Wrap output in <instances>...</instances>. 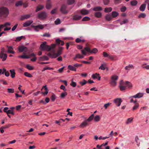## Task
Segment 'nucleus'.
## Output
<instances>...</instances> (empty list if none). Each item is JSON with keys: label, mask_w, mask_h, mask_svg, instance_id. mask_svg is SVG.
<instances>
[{"label": "nucleus", "mask_w": 149, "mask_h": 149, "mask_svg": "<svg viewBox=\"0 0 149 149\" xmlns=\"http://www.w3.org/2000/svg\"><path fill=\"white\" fill-rule=\"evenodd\" d=\"M63 49L62 47H59V49L58 50L57 53H55L54 50H53V52H49L48 54V55L50 57L53 58H55L59 56L61 54V51Z\"/></svg>", "instance_id": "1"}, {"label": "nucleus", "mask_w": 149, "mask_h": 149, "mask_svg": "<svg viewBox=\"0 0 149 149\" xmlns=\"http://www.w3.org/2000/svg\"><path fill=\"white\" fill-rule=\"evenodd\" d=\"M9 12L8 9L5 7L0 8V16L6 17L9 14Z\"/></svg>", "instance_id": "2"}, {"label": "nucleus", "mask_w": 149, "mask_h": 149, "mask_svg": "<svg viewBox=\"0 0 149 149\" xmlns=\"http://www.w3.org/2000/svg\"><path fill=\"white\" fill-rule=\"evenodd\" d=\"M118 79V77L116 75H113L111 76V80L110 84L113 86H115L116 85V81Z\"/></svg>", "instance_id": "3"}, {"label": "nucleus", "mask_w": 149, "mask_h": 149, "mask_svg": "<svg viewBox=\"0 0 149 149\" xmlns=\"http://www.w3.org/2000/svg\"><path fill=\"white\" fill-rule=\"evenodd\" d=\"M47 42H44L40 46V49L42 51L46 50L49 51L51 50V47L49 46L46 45Z\"/></svg>", "instance_id": "4"}, {"label": "nucleus", "mask_w": 149, "mask_h": 149, "mask_svg": "<svg viewBox=\"0 0 149 149\" xmlns=\"http://www.w3.org/2000/svg\"><path fill=\"white\" fill-rule=\"evenodd\" d=\"M47 13L45 11H42L38 14V18L41 20L45 19L47 18Z\"/></svg>", "instance_id": "5"}, {"label": "nucleus", "mask_w": 149, "mask_h": 149, "mask_svg": "<svg viewBox=\"0 0 149 149\" xmlns=\"http://www.w3.org/2000/svg\"><path fill=\"white\" fill-rule=\"evenodd\" d=\"M31 27L34 28L35 30L37 31H39V29H42L44 28V26L43 25H39L37 26L32 25Z\"/></svg>", "instance_id": "6"}, {"label": "nucleus", "mask_w": 149, "mask_h": 149, "mask_svg": "<svg viewBox=\"0 0 149 149\" xmlns=\"http://www.w3.org/2000/svg\"><path fill=\"white\" fill-rule=\"evenodd\" d=\"M123 84V81L121 80L120 83L119 87L121 91H123L125 90L126 88V87L125 86H124Z\"/></svg>", "instance_id": "7"}, {"label": "nucleus", "mask_w": 149, "mask_h": 149, "mask_svg": "<svg viewBox=\"0 0 149 149\" xmlns=\"http://www.w3.org/2000/svg\"><path fill=\"white\" fill-rule=\"evenodd\" d=\"M18 50L20 52H22L24 51L26 52L27 50V48L24 46H19L18 47Z\"/></svg>", "instance_id": "8"}, {"label": "nucleus", "mask_w": 149, "mask_h": 149, "mask_svg": "<svg viewBox=\"0 0 149 149\" xmlns=\"http://www.w3.org/2000/svg\"><path fill=\"white\" fill-rule=\"evenodd\" d=\"M143 95V94L142 93H139L136 95L130 96V98H140L142 97Z\"/></svg>", "instance_id": "9"}, {"label": "nucleus", "mask_w": 149, "mask_h": 149, "mask_svg": "<svg viewBox=\"0 0 149 149\" xmlns=\"http://www.w3.org/2000/svg\"><path fill=\"white\" fill-rule=\"evenodd\" d=\"M66 7L65 5H63L60 9L61 12L63 14H66L68 12V11L66 10Z\"/></svg>", "instance_id": "10"}, {"label": "nucleus", "mask_w": 149, "mask_h": 149, "mask_svg": "<svg viewBox=\"0 0 149 149\" xmlns=\"http://www.w3.org/2000/svg\"><path fill=\"white\" fill-rule=\"evenodd\" d=\"M114 102L116 105L119 106L122 102V100L121 99L118 98L114 100Z\"/></svg>", "instance_id": "11"}, {"label": "nucleus", "mask_w": 149, "mask_h": 149, "mask_svg": "<svg viewBox=\"0 0 149 149\" xmlns=\"http://www.w3.org/2000/svg\"><path fill=\"white\" fill-rule=\"evenodd\" d=\"M84 57V56L83 55L80 54H78L76 55L73 58V59L74 60L76 61V59L77 58L82 59Z\"/></svg>", "instance_id": "12"}, {"label": "nucleus", "mask_w": 149, "mask_h": 149, "mask_svg": "<svg viewBox=\"0 0 149 149\" xmlns=\"http://www.w3.org/2000/svg\"><path fill=\"white\" fill-rule=\"evenodd\" d=\"M33 22L32 20H28L23 24V26L24 27H27L30 26Z\"/></svg>", "instance_id": "13"}, {"label": "nucleus", "mask_w": 149, "mask_h": 149, "mask_svg": "<svg viewBox=\"0 0 149 149\" xmlns=\"http://www.w3.org/2000/svg\"><path fill=\"white\" fill-rule=\"evenodd\" d=\"M30 17V15L29 14L21 16L20 20H23L24 19H27L29 18Z\"/></svg>", "instance_id": "14"}, {"label": "nucleus", "mask_w": 149, "mask_h": 149, "mask_svg": "<svg viewBox=\"0 0 149 149\" xmlns=\"http://www.w3.org/2000/svg\"><path fill=\"white\" fill-rule=\"evenodd\" d=\"M7 57V55L6 54H0V58L2 59V61L6 60Z\"/></svg>", "instance_id": "15"}, {"label": "nucleus", "mask_w": 149, "mask_h": 149, "mask_svg": "<svg viewBox=\"0 0 149 149\" xmlns=\"http://www.w3.org/2000/svg\"><path fill=\"white\" fill-rule=\"evenodd\" d=\"M88 121L86 120L83 122L80 125L79 127L81 128H83L88 125Z\"/></svg>", "instance_id": "16"}, {"label": "nucleus", "mask_w": 149, "mask_h": 149, "mask_svg": "<svg viewBox=\"0 0 149 149\" xmlns=\"http://www.w3.org/2000/svg\"><path fill=\"white\" fill-rule=\"evenodd\" d=\"M89 11L84 9H82L80 11V13L82 15H86L88 14Z\"/></svg>", "instance_id": "17"}, {"label": "nucleus", "mask_w": 149, "mask_h": 149, "mask_svg": "<svg viewBox=\"0 0 149 149\" xmlns=\"http://www.w3.org/2000/svg\"><path fill=\"white\" fill-rule=\"evenodd\" d=\"M81 18V16L75 15L73 16V19L74 20H78L80 19Z\"/></svg>", "instance_id": "18"}, {"label": "nucleus", "mask_w": 149, "mask_h": 149, "mask_svg": "<svg viewBox=\"0 0 149 149\" xmlns=\"http://www.w3.org/2000/svg\"><path fill=\"white\" fill-rule=\"evenodd\" d=\"M44 88V89L46 91L44 93L43 92H41V93L42 94H44V95H47L48 93V88L47 87V86L45 85L44 86H43L41 89V90H42V89Z\"/></svg>", "instance_id": "19"}, {"label": "nucleus", "mask_w": 149, "mask_h": 149, "mask_svg": "<svg viewBox=\"0 0 149 149\" xmlns=\"http://www.w3.org/2000/svg\"><path fill=\"white\" fill-rule=\"evenodd\" d=\"M56 43L58 45H63L64 42L63 41L60 40L59 39H57L56 40Z\"/></svg>", "instance_id": "20"}, {"label": "nucleus", "mask_w": 149, "mask_h": 149, "mask_svg": "<svg viewBox=\"0 0 149 149\" xmlns=\"http://www.w3.org/2000/svg\"><path fill=\"white\" fill-rule=\"evenodd\" d=\"M146 8V4L145 3H143L140 6L139 10L141 11H144Z\"/></svg>", "instance_id": "21"}, {"label": "nucleus", "mask_w": 149, "mask_h": 149, "mask_svg": "<svg viewBox=\"0 0 149 149\" xmlns=\"http://www.w3.org/2000/svg\"><path fill=\"white\" fill-rule=\"evenodd\" d=\"M8 47V52L9 53H12V54H14L15 53V52L13 51L12 50L13 49V48L12 46H10L8 47Z\"/></svg>", "instance_id": "22"}, {"label": "nucleus", "mask_w": 149, "mask_h": 149, "mask_svg": "<svg viewBox=\"0 0 149 149\" xmlns=\"http://www.w3.org/2000/svg\"><path fill=\"white\" fill-rule=\"evenodd\" d=\"M44 8V6L43 5H39L37 6L36 9V12H37L40 10Z\"/></svg>", "instance_id": "23"}, {"label": "nucleus", "mask_w": 149, "mask_h": 149, "mask_svg": "<svg viewBox=\"0 0 149 149\" xmlns=\"http://www.w3.org/2000/svg\"><path fill=\"white\" fill-rule=\"evenodd\" d=\"M22 39H25V37L23 36H22L20 37H18L16 38V39L15 40V41L16 42L20 41Z\"/></svg>", "instance_id": "24"}, {"label": "nucleus", "mask_w": 149, "mask_h": 149, "mask_svg": "<svg viewBox=\"0 0 149 149\" xmlns=\"http://www.w3.org/2000/svg\"><path fill=\"white\" fill-rule=\"evenodd\" d=\"M51 7V3L50 1L49 0H48L47 1L46 5V8L47 9H49Z\"/></svg>", "instance_id": "25"}, {"label": "nucleus", "mask_w": 149, "mask_h": 149, "mask_svg": "<svg viewBox=\"0 0 149 149\" xmlns=\"http://www.w3.org/2000/svg\"><path fill=\"white\" fill-rule=\"evenodd\" d=\"M15 70L14 69L10 70V72L11 74V77L12 78L15 77Z\"/></svg>", "instance_id": "26"}, {"label": "nucleus", "mask_w": 149, "mask_h": 149, "mask_svg": "<svg viewBox=\"0 0 149 149\" xmlns=\"http://www.w3.org/2000/svg\"><path fill=\"white\" fill-rule=\"evenodd\" d=\"M23 4V2L22 1H19L16 2L15 6L16 7L21 6Z\"/></svg>", "instance_id": "27"}, {"label": "nucleus", "mask_w": 149, "mask_h": 149, "mask_svg": "<svg viewBox=\"0 0 149 149\" xmlns=\"http://www.w3.org/2000/svg\"><path fill=\"white\" fill-rule=\"evenodd\" d=\"M68 68L72 71H76L77 69L76 68H75L74 66H72L71 65H69L68 67Z\"/></svg>", "instance_id": "28"}, {"label": "nucleus", "mask_w": 149, "mask_h": 149, "mask_svg": "<svg viewBox=\"0 0 149 149\" xmlns=\"http://www.w3.org/2000/svg\"><path fill=\"white\" fill-rule=\"evenodd\" d=\"M124 84L125 85L126 87H127L128 88H131L132 87L131 84L128 81H126Z\"/></svg>", "instance_id": "29"}, {"label": "nucleus", "mask_w": 149, "mask_h": 149, "mask_svg": "<svg viewBox=\"0 0 149 149\" xmlns=\"http://www.w3.org/2000/svg\"><path fill=\"white\" fill-rule=\"evenodd\" d=\"M108 58L111 60H118L117 57L116 56H111L109 55V56Z\"/></svg>", "instance_id": "30"}, {"label": "nucleus", "mask_w": 149, "mask_h": 149, "mask_svg": "<svg viewBox=\"0 0 149 149\" xmlns=\"http://www.w3.org/2000/svg\"><path fill=\"white\" fill-rule=\"evenodd\" d=\"M102 8L100 6H97L93 8V10L95 11H99L102 10Z\"/></svg>", "instance_id": "31"}, {"label": "nucleus", "mask_w": 149, "mask_h": 149, "mask_svg": "<svg viewBox=\"0 0 149 149\" xmlns=\"http://www.w3.org/2000/svg\"><path fill=\"white\" fill-rule=\"evenodd\" d=\"M23 55H22L19 56L18 57L22 58H30V57L29 56L25 55V53H23Z\"/></svg>", "instance_id": "32"}, {"label": "nucleus", "mask_w": 149, "mask_h": 149, "mask_svg": "<svg viewBox=\"0 0 149 149\" xmlns=\"http://www.w3.org/2000/svg\"><path fill=\"white\" fill-rule=\"evenodd\" d=\"M134 66L130 64L128 66H126L125 68V69L126 70H130L131 69L133 68Z\"/></svg>", "instance_id": "33"}, {"label": "nucleus", "mask_w": 149, "mask_h": 149, "mask_svg": "<svg viewBox=\"0 0 149 149\" xmlns=\"http://www.w3.org/2000/svg\"><path fill=\"white\" fill-rule=\"evenodd\" d=\"M105 18L106 20L109 21L112 19V17L110 15L108 14L106 15Z\"/></svg>", "instance_id": "34"}, {"label": "nucleus", "mask_w": 149, "mask_h": 149, "mask_svg": "<svg viewBox=\"0 0 149 149\" xmlns=\"http://www.w3.org/2000/svg\"><path fill=\"white\" fill-rule=\"evenodd\" d=\"M95 15L97 17L100 18L102 16V13L100 12H96L95 13Z\"/></svg>", "instance_id": "35"}, {"label": "nucleus", "mask_w": 149, "mask_h": 149, "mask_svg": "<svg viewBox=\"0 0 149 149\" xmlns=\"http://www.w3.org/2000/svg\"><path fill=\"white\" fill-rule=\"evenodd\" d=\"M112 8L111 7L106 8L104 9V11L106 13H109L111 11Z\"/></svg>", "instance_id": "36"}, {"label": "nucleus", "mask_w": 149, "mask_h": 149, "mask_svg": "<svg viewBox=\"0 0 149 149\" xmlns=\"http://www.w3.org/2000/svg\"><path fill=\"white\" fill-rule=\"evenodd\" d=\"M138 2L136 0L132 1H130V4L132 6H135L137 5Z\"/></svg>", "instance_id": "37"}, {"label": "nucleus", "mask_w": 149, "mask_h": 149, "mask_svg": "<svg viewBox=\"0 0 149 149\" xmlns=\"http://www.w3.org/2000/svg\"><path fill=\"white\" fill-rule=\"evenodd\" d=\"M100 75V74H99L96 73L95 74H93L92 76V78L93 79H97L98 77Z\"/></svg>", "instance_id": "38"}, {"label": "nucleus", "mask_w": 149, "mask_h": 149, "mask_svg": "<svg viewBox=\"0 0 149 149\" xmlns=\"http://www.w3.org/2000/svg\"><path fill=\"white\" fill-rule=\"evenodd\" d=\"M118 14L117 12L116 11H113L111 15L112 17H116L118 16Z\"/></svg>", "instance_id": "39"}, {"label": "nucleus", "mask_w": 149, "mask_h": 149, "mask_svg": "<svg viewBox=\"0 0 149 149\" xmlns=\"http://www.w3.org/2000/svg\"><path fill=\"white\" fill-rule=\"evenodd\" d=\"M139 104L138 103H136L132 108L133 110H135L137 109L139 107Z\"/></svg>", "instance_id": "40"}, {"label": "nucleus", "mask_w": 149, "mask_h": 149, "mask_svg": "<svg viewBox=\"0 0 149 149\" xmlns=\"http://www.w3.org/2000/svg\"><path fill=\"white\" fill-rule=\"evenodd\" d=\"M85 40H81L79 38H77L75 40V42L77 43H80L81 42H84Z\"/></svg>", "instance_id": "41"}, {"label": "nucleus", "mask_w": 149, "mask_h": 149, "mask_svg": "<svg viewBox=\"0 0 149 149\" xmlns=\"http://www.w3.org/2000/svg\"><path fill=\"white\" fill-rule=\"evenodd\" d=\"M94 117V114H92L86 120L87 121H90L92 120Z\"/></svg>", "instance_id": "42"}, {"label": "nucleus", "mask_w": 149, "mask_h": 149, "mask_svg": "<svg viewBox=\"0 0 149 149\" xmlns=\"http://www.w3.org/2000/svg\"><path fill=\"white\" fill-rule=\"evenodd\" d=\"M24 75L26 76L29 77L31 78V77H32V75L31 74L28 73V72H25L24 73Z\"/></svg>", "instance_id": "43"}, {"label": "nucleus", "mask_w": 149, "mask_h": 149, "mask_svg": "<svg viewBox=\"0 0 149 149\" xmlns=\"http://www.w3.org/2000/svg\"><path fill=\"white\" fill-rule=\"evenodd\" d=\"M100 117L98 115L96 116L94 118V120L96 122H98L100 120Z\"/></svg>", "instance_id": "44"}, {"label": "nucleus", "mask_w": 149, "mask_h": 149, "mask_svg": "<svg viewBox=\"0 0 149 149\" xmlns=\"http://www.w3.org/2000/svg\"><path fill=\"white\" fill-rule=\"evenodd\" d=\"M42 59V60L44 61L46 60L47 61L49 60V58L48 57L46 56H44L42 57H40Z\"/></svg>", "instance_id": "45"}, {"label": "nucleus", "mask_w": 149, "mask_h": 149, "mask_svg": "<svg viewBox=\"0 0 149 149\" xmlns=\"http://www.w3.org/2000/svg\"><path fill=\"white\" fill-rule=\"evenodd\" d=\"M133 120V118H130L127 119L126 122V123L127 124H128L130 123H131L132 121Z\"/></svg>", "instance_id": "46"}, {"label": "nucleus", "mask_w": 149, "mask_h": 149, "mask_svg": "<svg viewBox=\"0 0 149 149\" xmlns=\"http://www.w3.org/2000/svg\"><path fill=\"white\" fill-rule=\"evenodd\" d=\"M83 82L80 81L79 82V84L81 85V86H83L85 84H86L87 81L85 80V79H83Z\"/></svg>", "instance_id": "47"}, {"label": "nucleus", "mask_w": 149, "mask_h": 149, "mask_svg": "<svg viewBox=\"0 0 149 149\" xmlns=\"http://www.w3.org/2000/svg\"><path fill=\"white\" fill-rule=\"evenodd\" d=\"M8 92L9 93H14V89L13 88H8L7 89Z\"/></svg>", "instance_id": "48"}, {"label": "nucleus", "mask_w": 149, "mask_h": 149, "mask_svg": "<svg viewBox=\"0 0 149 149\" xmlns=\"http://www.w3.org/2000/svg\"><path fill=\"white\" fill-rule=\"evenodd\" d=\"M2 24L3 27H7L8 26H10V23L9 22H7Z\"/></svg>", "instance_id": "49"}, {"label": "nucleus", "mask_w": 149, "mask_h": 149, "mask_svg": "<svg viewBox=\"0 0 149 149\" xmlns=\"http://www.w3.org/2000/svg\"><path fill=\"white\" fill-rule=\"evenodd\" d=\"M55 23L56 25H58L60 24L61 23L60 20L58 18L55 21Z\"/></svg>", "instance_id": "50"}, {"label": "nucleus", "mask_w": 149, "mask_h": 149, "mask_svg": "<svg viewBox=\"0 0 149 149\" xmlns=\"http://www.w3.org/2000/svg\"><path fill=\"white\" fill-rule=\"evenodd\" d=\"M146 16L145 14L144 13H141L138 16L139 18H144Z\"/></svg>", "instance_id": "51"}, {"label": "nucleus", "mask_w": 149, "mask_h": 149, "mask_svg": "<svg viewBox=\"0 0 149 149\" xmlns=\"http://www.w3.org/2000/svg\"><path fill=\"white\" fill-rule=\"evenodd\" d=\"M67 94L66 92L62 93L61 94V97L62 98H64L65 96L67 95Z\"/></svg>", "instance_id": "52"}, {"label": "nucleus", "mask_w": 149, "mask_h": 149, "mask_svg": "<svg viewBox=\"0 0 149 149\" xmlns=\"http://www.w3.org/2000/svg\"><path fill=\"white\" fill-rule=\"evenodd\" d=\"M99 69H101L102 70H104L105 69V65L103 64H102L101 66L99 67Z\"/></svg>", "instance_id": "53"}, {"label": "nucleus", "mask_w": 149, "mask_h": 149, "mask_svg": "<svg viewBox=\"0 0 149 149\" xmlns=\"http://www.w3.org/2000/svg\"><path fill=\"white\" fill-rule=\"evenodd\" d=\"M90 18L88 17H85L83 18L82 21H86L89 20Z\"/></svg>", "instance_id": "54"}, {"label": "nucleus", "mask_w": 149, "mask_h": 149, "mask_svg": "<svg viewBox=\"0 0 149 149\" xmlns=\"http://www.w3.org/2000/svg\"><path fill=\"white\" fill-rule=\"evenodd\" d=\"M113 1L115 3L117 4L121 3L122 0H113Z\"/></svg>", "instance_id": "55"}, {"label": "nucleus", "mask_w": 149, "mask_h": 149, "mask_svg": "<svg viewBox=\"0 0 149 149\" xmlns=\"http://www.w3.org/2000/svg\"><path fill=\"white\" fill-rule=\"evenodd\" d=\"M7 115L11 114H12V115H13L14 114V113L13 111L12 110H8L7 112Z\"/></svg>", "instance_id": "56"}, {"label": "nucleus", "mask_w": 149, "mask_h": 149, "mask_svg": "<svg viewBox=\"0 0 149 149\" xmlns=\"http://www.w3.org/2000/svg\"><path fill=\"white\" fill-rule=\"evenodd\" d=\"M70 85L73 87H75L76 86L77 84L75 82L72 81Z\"/></svg>", "instance_id": "57"}, {"label": "nucleus", "mask_w": 149, "mask_h": 149, "mask_svg": "<svg viewBox=\"0 0 149 149\" xmlns=\"http://www.w3.org/2000/svg\"><path fill=\"white\" fill-rule=\"evenodd\" d=\"M74 0H68L67 3L68 4H72L74 2Z\"/></svg>", "instance_id": "58"}, {"label": "nucleus", "mask_w": 149, "mask_h": 149, "mask_svg": "<svg viewBox=\"0 0 149 149\" xmlns=\"http://www.w3.org/2000/svg\"><path fill=\"white\" fill-rule=\"evenodd\" d=\"M143 68L146 69L147 70H149V65H146V64H143L142 65Z\"/></svg>", "instance_id": "59"}, {"label": "nucleus", "mask_w": 149, "mask_h": 149, "mask_svg": "<svg viewBox=\"0 0 149 149\" xmlns=\"http://www.w3.org/2000/svg\"><path fill=\"white\" fill-rule=\"evenodd\" d=\"M10 126V125H5L4 126H2L1 127V129H5L9 128Z\"/></svg>", "instance_id": "60"}, {"label": "nucleus", "mask_w": 149, "mask_h": 149, "mask_svg": "<svg viewBox=\"0 0 149 149\" xmlns=\"http://www.w3.org/2000/svg\"><path fill=\"white\" fill-rule=\"evenodd\" d=\"M26 68L27 69H29V70H31L33 69V67L32 66H30L29 65H26Z\"/></svg>", "instance_id": "61"}, {"label": "nucleus", "mask_w": 149, "mask_h": 149, "mask_svg": "<svg viewBox=\"0 0 149 149\" xmlns=\"http://www.w3.org/2000/svg\"><path fill=\"white\" fill-rule=\"evenodd\" d=\"M111 103H108L106 104H105L104 106V107L105 108V109H106L107 107H108L111 104Z\"/></svg>", "instance_id": "62"}, {"label": "nucleus", "mask_w": 149, "mask_h": 149, "mask_svg": "<svg viewBox=\"0 0 149 149\" xmlns=\"http://www.w3.org/2000/svg\"><path fill=\"white\" fill-rule=\"evenodd\" d=\"M42 36L43 37H49L50 36V35L48 33H46L42 35Z\"/></svg>", "instance_id": "63"}, {"label": "nucleus", "mask_w": 149, "mask_h": 149, "mask_svg": "<svg viewBox=\"0 0 149 149\" xmlns=\"http://www.w3.org/2000/svg\"><path fill=\"white\" fill-rule=\"evenodd\" d=\"M97 50L96 48L93 49L92 51H91V53H95L97 52Z\"/></svg>", "instance_id": "64"}]
</instances>
